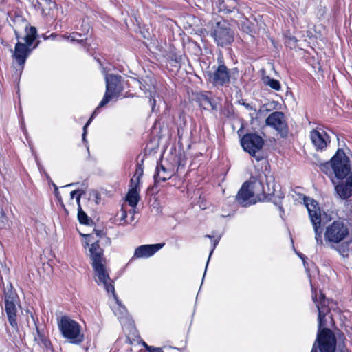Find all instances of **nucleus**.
<instances>
[{
    "label": "nucleus",
    "mask_w": 352,
    "mask_h": 352,
    "mask_svg": "<svg viewBox=\"0 0 352 352\" xmlns=\"http://www.w3.org/2000/svg\"><path fill=\"white\" fill-rule=\"evenodd\" d=\"M312 298L318 311V330L311 352H348L344 342L337 343L333 332L326 327V316L329 313V300L320 292L319 300L312 288Z\"/></svg>",
    "instance_id": "2"
},
{
    "label": "nucleus",
    "mask_w": 352,
    "mask_h": 352,
    "mask_svg": "<svg viewBox=\"0 0 352 352\" xmlns=\"http://www.w3.org/2000/svg\"><path fill=\"white\" fill-rule=\"evenodd\" d=\"M135 176H137L138 182L140 180V178L143 175V166L141 164H138L136 170H135Z\"/></svg>",
    "instance_id": "31"
},
{
    "label": "nucleus",
    "mask_w": 352,
    "mask_h": 352,
    "mask_svg": "<svg viewBox=\"0 0 352 352\" xmlns=\"http://www.w3.org/2000/svg\"><path fill=\"white\" fill-rule=\"evenodd\" d=\"M164 245V243L140 245L135 250L133 258L151 257L162 248Z\"/></svg>",
    "instance_id": "15"
},
{
    "label": "nucleus",
    "mask_w": 352,
    "mask_h": 352,
    "mask_svg": "<svg viewBox=\"0 0 352 352\" xmlns=\"http://www.w3.org/2000/svg\"><path fill=\"white\" fill-rule=\"evenodd\" d=\"M85 236L88 237V238H90V237H91V235H90V234H87V235H85Z\"/></svg>",
    "instance_id": "47"
},
{
    "label": "nucleus",
    "mask_w": 352,
    "mask_h": 352,
    "mask_svg": "<svg viewBox=\"0 0 352 352\" xmlns=\"http://www.w3.org/2000/svg\"><path fill=\"white\" fill-rule=\"evenodd\" d=\"M91 122V118H90L89 119V120L87 121V122L85 124V125L83 127V133L82 135V141L86 144H87V141L86 139V136H87V127L90 124Z\"/></svg>",
    "instance_id": "28"
},
{
    "label": "nucleus",
    "mask_w": 352,
    "mask_h": 352,
    "mask_svg": "<svg viewBox=\"0 0 352 352\" xmlns=\"http://www.w3.org/2000/svg\"><path fill=\"white\" fill-rule=\"evenodd\" d=\"M221 23H217V28L212 33L218 45L225 46L233 41V32L226 27L221 25Z\"/></svg>",
    "instance_id": "14"
},
{
    "label": "nucleus",
    "mask_w": 352,
    "mask_h": 352,
    "mask_svg": "<svg viewBox=\"0 0 352 352\" xmlns=\"http://www.w3.org/2000/svg\"><path fill=\"white\" fill-rule=\"evenodd\" d=\"M131 214H132V217L131 218V221L129 222L130 223L133 222V221L134 220V214H135V211L134 210H132L131 212H130Z\"/></svg>",
    "instance_id": "43"
},
{
    "label": "nucleus",
    "mask_w": 352,
    "mask_h": 352,
    "mask_svg": "<svg viewBox=\"0 0 352 352\" xmlns=\"http://www.w3.org/2000/svg\"><path fill=\"white\" fill-rule=\"evenodd\" d=\"M14 32H15V34H16V38H19V34H18V32H16V30H14Z\"/></svg>",
    "instance_id": "45"
},
{
    "label": "nucleus",
    "mask_w": 352,
    "mask_h": 352,
    "mask_svg": "<svg viewBox=\"0 0 352 352\" xmlns=\"http://www.w3.org/2000/svg\"><path fill=\"white\" fill-rule=\"evenodd\" d=\"M241 144L245 151L254 157L256 161L263 159L259 153L264 145L263 138L255 133H249L244 135L241 139Z\"/></svg>",
    "instance_id": "9"
},
{
    "label": "nucleus",
    "mask_w": 352,
    "mask_h": 352,
    "mask_svg": "<svg viewBox=\"0 0 352 352\" xmlns=\"http://www.w3.org/2000/svg\"><path fill=\"white\" fill-rule=\"evenodd\" d=\"M213 3L219 12L225 14L233 12L237 6L236 0H228L227 2L224 0H214Z\"/></svg>",
    "instance_id": "18"
},
{
    "label": "nucleus",
    "mask_w": 352,
    "mask_h": 352,
    "mask_svg": "<svg viewBox=\"0 0 352 352\" xmlns=\"http://www.w3.org/2000/svg\"><path fill=\"white\" fill-rule=\"evenodd\" d=\"M25 35L23 38L26 44L18 42L14 47L13 57L19 65L23 66L26 59L30 53L32 49L30 48L34 40L37 36V30L35 27L25 28Z\"/></svg>",
    "instance_id": "6"
},
{
    "label": "nucleus",
    "mask_w": 352,
    "mask_h": 352,
    "mask_svg": "<svg viewBox=\"0 0 352 352\" xmlns=\"http://www.w3.org/2000/svg\"><path fill=\"white\" fill-rule=\"evenodd\" d=\"M266 181L267 188L263 186V178L259 175V178H252L249 182L243 183L236 195L237 201L243 206L252 204L251 199L254 197L255 193L263 192V194L272 196V202L278 206L281 212H284L283 208L281 206V199L284 198V195L279 190H276L274 179L272 175H264Z\"/></svg>",
    "instance_id": "3"
},
{
    "label": "nucleus",
    "mask_w": 352,
    "mask_h": 352,
    "mask_svg": "<svg viewBox=\"0 0 352 352\" xmlns=\"http://www.w3.org/2000/svg\"><path fill=\"white\" fill-rule=\"evenodd\" d=\"M94 232H95L96 234L100 237H102L104 234L103 231L100 230H94Z\"/></svg>",
    "instance_id": "39"
},
{
    "label": "nucleus",
    "mask_w": 352,
    "mask_h": 352,
    "mask_svg": "<svg viewBox=\"0 0 352 352\" xmlns=\"http://www.w3.org/2000/svg\"><path fill=\"white\" fill-rule=\"evenodd\" d=\"M83 192V191L82 190H73L70 192V197H71V199H74L75 195L76 194H79L80 192Z\"/></svg>",
    "instance_id": "35"
},
{
    "label": "nucleus",
    "mask_w": 352,
    "mask_h": 352,
    "mask_svg": "<svg viewBox=\"0 0 352 352\" xmlns=\"http://www.w3.org/2000/svg\"><path fill=\"white\" fill-rule=\"evenodd\" d=\"M58 327L63 337L69 340L71 343L79 344L84 340V334L81 333L80 325L69 317L62 316Z\"/></svg>",
    "instance_id": "7"
},
{
    "label": "nucleus",
    "mask_w": 352,
    "mask_h": 352,
    "mask_svg": "<svg viewBox=\"0 0 352 352\" xmlns=\"http://www.w3.org/2000/svg\"><path fill=\"white\" fill-rule=\"evenodd\" d=\"M304 201L314 228L316 250L324 245V240L330 247H333L334 245L340 244L351 238L352 230L350 232L348 225L344 221L339 219L333 221L326 226L323 239L321 212L318 204L316 201L309 198H305Z\"/></svg>",
    "instance_id": "1"
},
{
    "label": "nucleus",
    "mask_w": 352,
    "mask_h": 352,
    "mask_svg": "<svg viewBox=\"0 0 352 352\" xmlns=\"http://www.w3.org/2000/svg\"><path fill=\"white\" fill-rule=\"evenodd\" d=\"M310 138L317 151L324 150L331 142L329 135L322 128L311 131Z\"/></svg>",
    "instance_id": "13"
},
{
    "label": "nucleus",
    "mask_w": 352,
    "mask_h": 352,
    "mask_svg": "<svg viewBox=\"0 0 352 352\" xmlns=\"http://www.w3.org/2000/svg\"><path fill=\"white\" fill-rule=\"evenodd\" d=\"M104 241L105 244L107 245H109L111 243V239L108 237H104Z\"/></svg>",
    "instance_id": "41"
},
{
    "label": "nucleus",
    "mask_w": 352,
    "mask_h": 352,
    "mask_svg": "<svg viewBox=\"0 0 352 352\" xmlns=\"http://www.w3.org/2000/svg\"><path fill=\"white\" fill-rule=\"evenodd\" d=\"M335 191L342 199H346L352 196V172L345 182H340L336 185Z\"/></svg>",
    "instance_id": "16"
},
{
    "label": "nucleus",
    "mask_w": 352,
    "mask_h": 352,
    "mask_svg": "<svg viewBox=\"0 0 352 352\" xmlns=\"http://www.w3.org/2000/svg\"><path fill=\"white\" fill-rule=\"evenodd\" d=\"M95 113H96V111H94V113H93V115H91V118L94 117V115H95Z\"/></svg>",
    "instance_id": "49"
},
{
    "label": "nucleus",
    "mask_w": 352,
    "mask_h": 352,
    "mask_svg": "<svg viewBox=\"0 0 352 352\" xmlns=\"http://www.w3.org/2000/svg\"><path fill=\"white\" fill-rule=\"evenodd\" d=\"M126 200L130 206L132 208L136 207L140 200V196L138 192V184H135V186L129 190Z\"/></svg>",
    "instance_id": "22"
},
{
    "label": "nucleus",
    "mask_w": 352,
    "mask_h": 352,
    "mask_svg": "<svg viewBox=\"0 0 352 352\" xmlns=\"http://www.w3.org/2000/svg\"><path fill=\"white\" fill-rule=\"evenodd\" d=\"M263 81L265 85L269 86L274 90L280 91L281 89L280 82L276 79L272 78L267 76L263 78Z\"/></svg>",
    "instance_id": "24"
},
{
    "label": "nucleus",
    "mask_w": 352,
    "mask_h": 352,
    "mask_svg": "<svg viewBox=\"0 0 352 352\" xmlns=\"http://www.w3.org/2000/svg\"><path fill=\"white\" fill-rule=\"evenodd\" d=\"M265 124L277 131L281 138H286L289 133V127L285 116L283 112L274 111L265 120Z\"/></svg>",
    "instance_id": "12"
},
{
    "label": "nucleus",
    "mask_w": 352,
    "mask_h": 352,
    "mask_svg": "<svg viewBox=\"0 0 352 352\" xmlns=\"http://www.w3.org/2000/svg\"><path fill=\"white\" fill-rule=\"evenodd\" d=\"M211 107L212 110L217 109V104L214 103V102L211 99V104H208Z\"/></svg>",
    "instance_id": "40"
},
{
    "label": "nucleus",
    "mask_w": 352,
    "mask_h": 352,
    "mask_svg": "<svg viewBox=\"0 0 352 352\" xmlns=\"http://www.w3.org/2000/svg\"><path fill=\"white\" fill-rule=\"evenodd\" d=\"M173 175V170L166 167L160 162H157L155 173L153 176L155 184L160 182H166L170 179Z\"/></svg>",
    "instance_id": "17"
},
{
    "label": "nucleus",
    "mask_w": 352,
    "mask_h": 352,
    "mask_svg": "<svg viewBox=\"0 0 352 352\" xmlns=\"http://www.w3.org/2000/svg\"><path fill=\"white\" fill-rule=\"evenodd\" d=\"M127 217V212L124 210H122V215H121V221H124V224L129 223L126 221V219Z\"/></svg>",
    "instance_id": "33"
},
{
    "label": "nucleus",
    "mask_w": 352,
    "mask_h": 352,
    "mask_svg": "<svg viewBox=\"0 0 352 352\" xmlns=\"http://www.w3.org/2000/svg\"><path fill=\"white\" fill-rule=\"evenodd\" d=\"M88 245H89V243H88V242H86V243H85V248H86V246H88Z\"/></svg>",
    "instance_id": "48"
},
{
    "label": "nucleus",
    "mask_w": 352,
    "mask_h": 352,
    "mask_svg": "<svg viewBox=\"0 0 352 352\" xmlns=\"http://www.w3.org/2000/svg\"><path fill=\"white\" fill-rule=\"evenodd\" d=\"M23 133H26V129H23Z\"/></svg>",
    "instance_id": "52"
},
{
    "label": "nucleus",
    "mask_w": 352,
    "mask_h": 352,
    "mask_svg": "<svg viewBox=\"0 0 352 352\" xmlns=\"http://www.w3.org/2000/svg\"><path fill=\"white\" fill-rule=\"evenodd\" d=\"M140 88L144 91L146 94H148L147 97L149 98L150 104L152 107V111H154V108L156 104V100L155 99V88L153 84L148 85L145 80V82H142L139 81Z\"/></svg>",
    "instance_id": "19"
},
{
    "label": "nucleus",
    "mask_w": 352,
    "mask_h": 352,
    "mask_svg": "<svg viewBox=\"0 0 352 352\" xmlns=\"http://www.w3.org/2000/svg\"><path fill=\"white\" fill-rule=\"evenodd\" d=\"M30 2H31L32 5L36 8H37V1L36 0H28Z\"/></svg>",
    "instance_id": "42"
},
{
    "label": "nucleus",
    "mask_w": 352,
    "mask_h": 352,
    "mask_svg": "<svg viewBox=\"0 0 352 352\" xmlns=\"http://www.w3.org/2000/svg\"><path fill=\"white\" fill-rule=\"evenodd\" d=\"M36 335L34 336V341L45 351L52 349V344L50 340L45 337L43 331H41L37 326L36 327Z\"/></svg>",
    "instance_id": "20"
},
{
    "label": "nucleus",
    "mask_w": 352,
    "mask_h": 352,
    "mask_svg": "<svg viewBox=\"0 0 352 352\" xmlns=\"http://www.w3.org/2000/svg\"><path fill=\"white\" fill-rule=\"evenodd\" d=\"M78 219L81 224H88L89 218L87 214L82 210L81 206L78 208Z\"/></svg>",
    "instance_id": "26"
},
{
    "label": "nucleus",
    "mask_w": 352,
    "mask_h": 352,
    "mask_svg": "<svg viewBox=\"0 0 352 352\" xmlns=\"http://www.w3.org/2000/svg\"><path fill=\"white\" fill-rule=\"evenodd\" d=\"M243 106H244L245 107V109H247L248 110H254L256 111L255 109L253 108V107L249 104V103H246L245 102H243L241 103Z\"/></svg>",
    "instance_id": "34"
},
{
    "label": "nucleus",
    "mask_w": 352,
    "mask_h": 352,
    "mask_svg": "<svg viewBox=\"0 0 352 352\" xmlns=\"http://www.w3.org/2000/svg\"><path fill=\"white\" fill-rule=\"evenodd\" d=\"M82 193L83 192H81L79 194H78L77 196L76 197V201L78 204V208L79 207V206H80V197Z\"/></svg>",
    "instance_id": "37"
},
{
    "label": "nucleus",
    "mask_w": 352,
    "mask_h": 352,
    "mask_svg": "<svg viewBox=\"0 0 352 352\" xmlns=\"http://www.w3.org/2000/svg\"><path fill=\"white\" fill-rule=\"evenodd\" d=\"M6 221V214H5L4 212L3 211V210L1 209V211H0V228H2L5 226Z\"/></svg>",
    "instance_id": "32"
},
{
    "label": "nucleus",
    "mask_w": 352,
    "mask_h": 352,
    "mask_svg": "<svg viewBox=\"0 0 352 352\" xmlns=\"http://www.w3.org/2000/svg\"><path fill=\"white\" fill-rule=\"evenodd\" d=\"M95 113H96V111H94V113H93V115H91V118L94 117V115H95Z\"/></svg>",
    "instance_id": "50"
},
{
    "label": "nucleus",
    "mask_w": 352,
    "mask_h": 352,
    "mask_svg": "<svg viewBox=\"0 0 352 352\" xmlns=\"http://www.w3.org/2000/svg\"><path fill=\"white\" fill-rule=\"evenodd\" d=\"M320 167L326 175H335L338 179H343L351 173L350 160L342 149H338L329 162L320 164Z\"/></svg>",
    "instance_id": "5"
},
{
    "label": "nucleus",
    "mask_w": 352,
    "mask_h": 352,
    "mask_svg": "<svg viewBox=\"0 0 352 352\" xmlns=\"http://www.w3.org/2000/svg\"><path fill=\"white\" fill-rule=\"evenodd\" d=\"M18 296L12 291L5 292V311L10 324L15 329H18L17 314L19 305Z\"/></svg>",
    "instance_id": "11"
},
{
    "label": "nucleus",
    "mask_w": 352,
    "mask_h": 352,
    "mask_svg": "<svg viewBox=\"0 0 352 352\" xmlns=\"http://www.w3.org/2000/svg\"><path fill=\"white\" fill-rule=\"evenodd\" d=\"M37 1V9H44L46 6H50L52 1V0H36Z\"/></svg>",
    "instance_id": "29"
},
{
    "label": "nucleus",
    "mask_w": 352,
    "mask_h": 352,
    "mask_svg": "<svg viewBox=\"0 0 352 352\" xmlns=\"http://www.w3.org/2000/svg\"><path fill=\"white\" fill-rule=\"evenodd\" d=\"M95 113H96V111H94V113H93V115H91V118L94 117V115H95Z\"/></svg>",
    "instance_id": "51"
},
{
    "label": "nucleus",
    "mask_w": 352,
    "mask_h": 352,
    "mask_svg": "<svg viewBox=\"0 0 352 352\" xmlns=\"http://www.w3.org/2000/svg\"><path fill=\"white\" fill-rule=\"evenodd\" d=\"M108 293L109 294L111 293L113 294L114 299L118 305L117 307H115L113 309L115 315L118 316V319H122V318H125L127 315V310L125 307L122 305L121 302L119 300L118 298L117 297V296L115 294V291L109 292Z\"/></svg>",
    "instance_id": "23"
},
{
    "label": "nucleus",
    "mask_w": 352,
    "mask_h": 352,
    "mask_svg": "<svg viewBox=\"0 0 352 352\" xmlns=\"http://www.w3.org/2000/svg\"><path fill=\"white\" fill-rule=\"evenodd\" d=\"M102 73L104 74L106 91L98 108L105 106L112 98L118 97L123 90L120 76L107 74L105 68H102Z\"/></svg>",
    "instance_id": "8"
},
{
    "label": "nucleus",
    "mask_w": 352,
    "mask_h": 352,
    "mask_svg": "<svg viewBox=\"0 0 352 352\" xmlns=\"http://www.w3.org/2000/svg\"><path fill=\"white\" fill-rule=\"evenodd\" d=\"M77 184V183H72V184H67V185H65L64 187H69V186H74Z\"/></svg>",
    "instance_id": "44"
},
{
    "label": "nucleus",
    "mask_w": 352,
    "mask_h": 352,
    "mask_svg": "<svg viewBox=\"0 0 352 352\" xmlns=\"http://www.w3.org/2000/svg\"><path fill=\"white\" fill-rule=\"evenodd\" d=\"M143 345L145 346L146 350L149 352H164L162 349L160 347H155L152 346H148L146 342H143Z\"/></svg>",
    "instance_id": "30"
},
{
    "label": "nucleus",
    "mask_w": 352,
    "mask_h": 352,
    "mask_svg": "<svg viewBox=\"0 0 352 352\" xmlns=\"http://www.w3.org/2000/svg\"><path fill=\"white\" fill-rule=\"evenodd\" d=\"M217 62L219 63L217 67L214 72H207V76L209 82L214 86L222 87L230 81V71L224 64L223 56H218Z\"/></svg>",
    "instance_id": "10"
},
{
    "label": "nucleus",
    "mask_w": 352,
    "mask_h": 352,
    "mask_svg": "<svg viewBox=\"0 0 352 352\" xmlns=\"http://www.w3.org/2000/svg\"><path fill=\"white\" fill-rule=\"evenodd\" d=\"M141 33L142 34L143 37H144V38L149 39V38H150V36H151V34H150L149 32L146 31V32H142V31H141Z\"/></svg>",
    "instance_id": "38"
},
{
    "label": "nucleus",
    "mask_w": 352,
    "mask_h": 352,
    "mask_svg": "<svg viewBox=\"0 0 352 352\" xmlns=\"http://www.w3.org/2000/svg\"><path fill=\"white\" fill-rule=\"evenodd\" d=\"M206 237H208V238H210V239H212V248H211V250H210V255H209V257H208V261H207V263H206L205 272H206L208 264V262L210 261V256L212 254V253H213L216 246L218 245L219 241V239H214V237L210 236V235H206Z\"/></svg>",
    "instance_id": "27"
},
{
    "label": "nucleus",
    "mask_w": 352,
    "mask_h": 352,
    "mask_svg": "<svg viewBox=\"0 0 352 352\" xmlns=\"http://www.w3.org/2000/svg\"><path fill=\"white\" fill-rule=\"evenodd\" d=\"M199 106L204 109H208V104H211V98L205 94H201L198 98Z\"/></svg>",
    "instance_id": "25"
},
{
    "label": "nucleus",
    "mask_w": 352,
    "mask_h": 352,
    "mask_svg": "<svg viewBox=\"0 0 352 352\" xmlns=\"http://www.w3.org/2000/svg\"><path fill=\"white\" fill-rule=\"evenodd\" d=\"M82 32H72L69 35H64V36L72 41L81 42L87 39L86 35L89 32L90 29V23H81Z\"/></svg>",
    "instance_id": "21"
},
{
    "label": "nucleus",
    "mask_w": 352,
    "mask_h": 352,
    "mask_svg": "<svg viewBox=\"0 0 352 352\" xmlns=\"http://www.w3.org/2000/svg\"><path fill=\"white\" fill-rule=\"evenodd\" d=\"M99 241L93 242L89 248V255L94 272L95 280L98 285H102L107 292H114V286L107 269V259Z\"/></svg>",
    "instance_id": "4"
},
{
    "label": "nucleus",
    "mask_w": 352,
    "mask_h": 352,
    "mask_svg": "<svg viewBox=\"0 0 352 352\" xmlns=\"http://www.w3.org/2000/svg\"><path fill=\"white\" fill-rule=\"evenodd\" d=\"M54 191H55V195L57 197V199L60 201L61 200V196L60 195V193L58 190V188L56 185H54Z\"/></svg>",
    "instance_id": "36"
},
{
    "label": "nucleus",
    "mask_w": 352,
    "mask_h": 352,
    "mask_svg": "<svg viewBox=\"0 0 352 352\" xmlns=\"http://www.w3.org/2000/svg\"><path fill=\"white\" fill-rule=\"evenodd\" d=\"M298 255L300 256V257L302 260H304V256H303L302 254H298Z\"/></svg>",
    "instance_id": "46"
}]
</instances>
